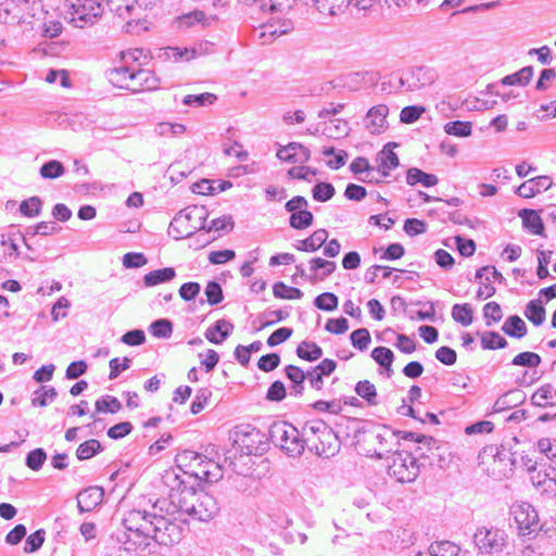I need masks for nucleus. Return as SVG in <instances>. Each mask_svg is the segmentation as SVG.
<instances>
[{
  "mask_svg": "<svg viewBox=\"0 0 556 556\" xmlns=\"http://www.w3.org/2000/svg\"><path fill=\"white\" fill-rule=\"evenodd\" d=\"M123 530L115 533L118 543L125 545V549L146 547L149 539L160 545H173L182 538V528L170 518L146 510H129L123 518Z\"/></svg>",
  "mask_w": 556,
  "mask_h": 556,
  "instance_id": "1",
  "label": "nucleus"
},
{
  "mask_svg": "<svg viewBox=\"0 0 556 556\" xmlns=\"http://www.w3.org/2000/svg\"><path fill=\"white\" fill-rule=\"evenodd\" d=\"M173 484L168 494L167 516H188L194 520L208 521L219 511L217 500L203 490L187 486L178 473L173 476Z\"/></svg>",
  "mask_w": 556,
  "mask_h": 556,
  "instance_id": "2",
  "label": "nucleus"
},
{
  "mask_svg": "<svg viewBox=\"0 0 556 556\" xmlns=\"http://www.w3.org/2000/svg\"><path fill=\"white\" fill-rule=\"evenodd\" d=\"M207 211L203 205L188 206L178 212L168 227V235L175 240L188 238L205 228Z\"/></svg>",
  "mask_w": 556,
  "mask_h": 556,
  "instance_id": "3",
  "label": "nucleus"
},
{
  "mask_svg": "<svg viewBox=\"0 0 556 556\" xmlns=\"http://www.w3.org/2000/svg\"><path fill=\"white\" fill-rule=\"evenodd\" d=\"M178 460L180 462L179 468L187 467V470L184 471L185 475H190L200 481L214 483L223 477L219 464L200 453L185 451L179 455Z\"/></svg>",
  "mask_w": 556,
  "mask_h": 556,
  "instance_id": "4",
  "label": "nucleus"
},
{
  "mask_svg": "<svg viewBox=\"0 0 556 556\" xmlns=\"http://www.w3.org/2000/svg\"><path fill=\"white\" fill-rule=\"evenodd\" d=\"M269 438L276 446L280 447L289 456H300L305 450L306 440L289 422H274L269 428Z\"/></svg>",
  "mask_w": 556,
  "mask_h": 556,
  "instance_id": "5",
  "label": "nucleus"
},
{
  "mask_svg": "<svg viewBox=\"0 0 556 556\" xmlns=\"http://www.w3.org/2000/svg\"><path fill=\"white\" fill-rule=\"evenodd\" d=\"M388 473L401 483L413 482L419 475L417 458L407 451H395L389 457Z\"/></svg>",
  "mask_w": 556,
  "mask_h": 556,
  "instance_id": "6",
  "label": "nucleus"
},
{
  "mask_svg": "<svg viewBox=\"0 0 556 556\" xmlns=\"http://www.w3.org/2000/svg\"><path fill=\"white\" fill-rule=\"evenodd\" d=\"M473 543L482 554H497L505 547L507 534L498 528L481 527L473 534Z\"/></svg>",
  "mask_w": 556,
  "mask_h": 556,
  "instance_id": "7",
  "label": "nucleus"
},
{
  "mask_svg": "<svg viewBox=\"0 0 556 556\" xmlns=\"http://www.w3.org/2000/svg\"><path fill=\"white\" fill-rule=\"evenodd\" d=\"M68 2L71 22L80 28L93 25L103 13V7L99 0H68Z\"/></svg>",
  "mask_w": 556,
  "mask_h": 556,
  "instance_id": "8",
  "label": "nucleus"
},
{
  "mask_svg": "<svg viewBox=\"0 0 556 556\" xmlns=\"http://www.w3.org/2000/svg\"><path fill=\"white\" fill-rule=\"evenodd\" d=\"M367 440L376 441L379 446L372 450V456L378 459L387 457L389 453H393V446L399 444L397 435L400 432L392 431L390 428L382 426L377 429L364 431Z\"/></svg>",
  "mask_w": 556,
  "mask_h": 556,
  "instance_id": "9",
  "label": "nucleus"
},
{
  "mask_svg": "<svg viewBox=\"0 0 556 556\" xmlns=\"http://www.w3.org/2000/svg\"><path fill=\"white\" fill-rule=\"evenodd\" d=\"M514 519L522 535L531 534L539 528V515L535 508L529 503H521L511 507Z\"/></svg>",
  "mask_w": 556,
  "mask_h": 556,
  "instance_id": "10",
  "label": "nucleus"
},
{
  "mask_svg": "<svg viewBox=\"0 0 556 556\" xmlns=\"http://www.w3.org/2000/svg\"><path fill=\"white\" fill-rule=\"evenodd\" d=\"M434 81L432 71L425 67H416L401 77V86L407 91H415L430 86Z\"/></svg>",
  "mask_w": 556,
  "mask_h": 556,
  "instance_id": "11",
  "label": "nucleus"
},
{
  "mask_svg": "<svg viewBox=\"0 0 556 556\" xmlns=\"http://www.w3.org/2000/svg\"><path fill=\"white\" fill-rule=\"evenodd\" d=\"M391 147H396V143H387L381 151L376 154L375 167L381 177H389L391 170L400 165L397 155L392 151Z\"/></svg>",
  "mask_w": 556,
  "mask_h": 556,
  "instance_id": "12",
  "label": "nucleus"
},
{
  "mask_svg": "<svg viewBox=\"0 0 556 556\" xmlns=\"http://www.w3.org/2000/svg\"><path fill=\"white\" fill-rule=\"evenodd\" d=\"M307 8L314 9L324 16L342 14L351 4V0H301Z\"/></svg>",
  "mask_w": 556,
  "mask_h": 556,
  "instance_id": "13",
  "label": "nucleus"
},
{
  "mask_svg": "<svg viewBox=\"0 0 556 556\" xmlns=\"http://www.w3.org/2000/svg\"><path fill=\"white\" fill-rule=\"evenodd\" d=\"M131 92H141L146 90H155L159 88V78L150 70L132 68L131 80H129Z\"/></svg>",
  "mask_w": 556,
  "mask_h": 556,
  "instance_id": "14",
  "label": "nucleus"
},
{
  "mask_svg": "<svg viewBox=\"0 0 556 556\" xmlns=\"http://www.w3.org/2000/svg\"><path fill=\"white\" fill-rule=\"evenodd\" d=\"M389 108L386 104L372 106L366 114L364 124L370 134H381L387 128Z\"/></svg>",
  "mask_w": 556,
  "mask_h": 556,
  "instance_id": "15",
  "label": "nucleus"
},
{
  "mask_svg": "<svg viewBox=\"0 0 556 556\" xmlns=\"http://www.w3.org/2000/svg\"><path fill=\"white\" fill-rule=\"evenodd\" d=\"M553 182L549 176L542 175L534 178L528 179L522 182L516 190V193L525 199L535 197L542 191H547L552 187Z\"/></svg>",
  "mask_w": 556,
  "mask_h": 556,
  "instance_id": "16",
  "label": "nucleus"
},
{
  "mask_svg": "<svg viewBox=\"0 0 556 556\" xmlns=\"http://www.w3.org/2000/svg\"><path fill=\"white\" fill-rule=\"evenodd\" d=\"M104 496L101 486H89L77 494V507L80 513H87L99 506Z\"/></svg>",
  "mask_w": 556,
  "mask_h": 556,
  "instance_id": "17",
  "label": "nucleus"
},
{
  "mask_svg": "<svg viewBox=\"0 0 556 556\" xmlns=\"http://www.w3.org/2000/svg\"><path fill=\"white\" fill-rule=\"evenodd\" d=\"M277 157L289 163H306L311 157V152L301 143L290 142L277 151Z\"/></svg>",
  "mask_w": 556,
  "mask_h": 556,
  "instance_id": "18",
  "label": "nucleus"
},
{
  "mask_svg": "<svg viewBox=\"0 0 556 556\" xmlns=\"http://www.w3.org/2000/svg\"><path fill=\"white\" fill-rule=\"evenodd\" d=\"M316 454L329 458L339 452L340 444L337 434L330 428L325 434L318 437V443H314Z\"/></svg>",
  "mask_w": 556,
  "mask_h": 556,
  "instance_id": "19",
  "label": "nucleus"
},
{
  "mask_svg": "<svg viewBox=\"0 0 556 556\" xmlns=\"http://www.w3.org/2000/svg\"><path fill=\"white\" fill-rule=\"evenodd\" d=\"M526 401V393L520 389H513L502 394L493 405L494 413H501L518 405Z\"/></svg>",
  "mask_w": 556,
  "mask_h": 556,
  "instance_id": "20",
  "label": "nucleus"
},
{
  "mask_svg": "<svg viewBox=\"0 0 556 556\" xmlns=\"http://www.w3.org/2000/svg\"><path fill=\"white\" fill-rule=\"evenodd\" d=\"M328 236L326 229H317L308 238L296 241L294 248L302 252H315L326 243Z\"/></svg>",
  "mask_w": 556,
  "mask_h": 556,
  "instance_id": "21",
  "label": "nucleus"
},
{
  "mask_svg": "<svg viewBox=\"0 0 556 556\" xmlns=\"http://www.w3.org/2000/svg\"><path fill=\"white\" fill-rule=\"evenodd\" d=\"M294 28V24L291 18L277 16L273 17L268 23L263 26L262 35H269L271 37H279L288 34Z\"/></svg>",
  "mask_w": 556,
  "mask_h": 556,
  "instance_id": "22",
  "label": "nucleus"
},
{
  "mask_svg": "<svg viewBox=\"0 0 556 556\" xmlns=\"http://www.w3.org/2000/svg\"><path fill=\"white\" fill-rule=\"evenodd\" d=\"M132 68L121 65L108 72V78L117 88L129 90Z\"/></svg>",
  "mask_w": 556,
  "mask_h": 556,
  "instance_id": "23",
  "label": "nucleus"
},
{
  "mask_svg": "<svg viewBox=\"0 0 556 556\" xmlns=\"http://www.w3.org/2000/svg\"><path fill=\"white\" fill-rule=\"evenodd\" d=\"M406 182L409 186L421 184L424 187H433L439 182L434 174L426 173L417 167H410L406 172Z\"/></svg>",
  "mask_w": 556,
  "mask_h": 556,
  "instance_id": "24",
  "label": "nucleus"
},
{
  "mask_svg": "<svg viewBox=\"0 0 556 556\" xmlns=\"http://www.w3.org/2000/svg\"><path fill=\"white\" fill-rule=\"evenodd\" d=\"M531 402L540 407L556 405V389L551 383L543 384L533 393Z\"/></svg>",
  "mask_w": 556,
  "mask_h": 556,
  "instance_id": "25",
  "label": "nucleus"
},
{
  "mask_svg": "<svg viewBox=\"0 0 556 556\" xmlns=\"http://www.w3.org/2000/svg\"><path fill=\"white\" fill-rule=\"evenodd\" d=\"M176 277V271L173 267H164L149 271L143 276V285L147 288L157 286L160 283L168 282Z\"/></svg>",
  "mask_w": 556,
  "mask_h": 556,
  "instance_id": "26",
  "label": "nucleus"
},
{
  "mask_svg": "<svg viewBox=\"0 0 556 556\" xmlns=\"http://www.w3.org/2000/svg\"><path fill=\"white\" fill-rule=\"evenodd\" d=\"M502 331L516 339H521L527 336V325L518 315L509 316L502 326Z\"/></svg>",
  "mask_w": 556,
  "mask_h": 556,
  "instance_id": "27",
  "label": "nucleus"
},
{
  "mask_svg": "<svg viewBox=\"0 0 556 556\" xmlns=\"http://www.w3.org/2000/svg\"><path fill=\"white\" fill-rule=\"evenodd\" d=\"M430 556H466V553L451 541H435L429 546Z\"/></svg>",
  "mask_w": 556,
  "mask_h": 556,
  "instance_id": "28",
  "label": "nucleus"
},
{
  "mask_svg": "<svg viewBox=\"0 0 556 556\" xmlns=\"http://www.w3.org/2000/svg\"><path fill=\"white\" fill-rule=\"evenodd\" d=\"M60 230H61V227L54 222H40L36 226L28 227L26 229V233H25V236H23L24 244L26 245L28 251L34 253L33 248L27 242V238H26L27 236H31V237H35L37 235L49 236V235L56 233Z\"/></svg>",
  "mask_w": 556,
  "mask_h": 556,
  "instance_id": "29",
  "label": "nucleus"
},
{
  "mask_svg": "<svg viewBox=\"0 0 556 556\" xmlns=\"http://www.w3.org/2000/svg\"><path fill=\"white\" fill-rule=\"evenodd\" d=\"M311 270L316 273L311 277V281L315 279L324 280L326 277L334 273L337 265L332 261H327L321 257H314L309 261Z\"/></svg>",
  "mask_w": 556,
  "mask_h": 556,
  "instance_id": "30",
  "label": "nucleus"
},
{
  "mask_svg": "<svg viewBox=\"0 0 556 556\" xmlns=\"http://www.w3.org/2000/svg\"><path fill=\"white\" fill-rule=\"evenodd\" d=\"M519 216L522 218L523 226L531 230L533 235L543 236L544 225L536 211L523 208L519 212Z\"/></svg>",
  "mask_w": 556,
  "mask_h": 556,
  "instance_id": "31",
  "label": "nucleus"
},
{
  "mask_svg": "<svg viewBox=\"0 0 556 556\" xmlns=\"http://www.w3.org/2000/svg\"><path fill=\"white\" fill-rule=\"evenodd\" d=\"M539 451L544 454L548 460L545 464V471H553L556 467V439L542 438L538 441Z\"/></svg>",
  "mask_w": 556,
  "mask_h": 556,
  "instance_id": "32",
  "label": "nucleus"
},
{
  "mask_svg": "<svg viewBox=\"0 0 556 556\" xmlns=\"http://www.w3.org/2000/svg\"><path fill=\"white\" fill-rule=\"evenodd\" d=\"M526 318L534 326H541L545 321L546 311L540 300H531L525 307Z\"/></svg>",
  "mask_w": 556,
  "mask_h": 556,
  "instance_id": "33",
  "label": "nucleus"
},
{
  "mask_svg": "<svg viewBox=\"0 0 556 556\" xmlns=\"http://www.w3.org/2000/svg\"><path fill=\"white\" fill-rule=\"evenodd\" d=\"M296 355L307 362H314L323 356V349L315 342L302 341L296 348Z\"/></svg>",
  "mask_w": 556,
  "mask_h": 556,
  "instance_id": "34",
  "label": "nucleus"
},
{
  "mask_svg": "<svg viewBox=\"0 0 556 556\" xmlns=\"http://www.w3.org/2000/svg\"><path fill=\"white\" fill-rule=\"evenodd\" d=\"M58 392L55 388L50 386H41L36 391H34L31 396L33 406L45 407L49 403L53 402L56 397Z\"/></svg>",
  "mask_w": 556,
  "mask_h": 556,
  "instance_id": "35",
  "label": "nucleus"
},
{
  "mask_svg": "<svg viewBox=\"0 0 556 556\" xmlns=\"http://www.w3.org/2000/svg\"><path fill=\"white\" fill-rule=\"evenodd\" d=\"M314 223V215L311 211L301 210L298 213L290 215L289 226L295 230H303L311 227Z\"/></svg>",
  "mask_w": 556,
  "mask_h": 556,
  "instance_id": "36",
  "label": "nucleus"
},
{
  "mask_svg": "<svg viewBox=\"0 0 556 556\" xmlns=\"http://www.w3.org/2000/svg\"><path fill=\"white\" fill-rule=\"evenodd\" d=\"M533 76V67L532 66H526L522 67L520 71L507 75L502 79V84L505 86H513V85H521L525 86L529 84Z\"/></svg>",
  "mask_w": 556,
  "mask_h": 556,
  "instance_id": "37",
  "label": "nucleus"
},
{
  "mask_svg": "<svg viewBox=\"0 0 556 556\" xmlns=\"http://www.w3.org/2000/svg\"><path fill=\"white\" fill-rule=\"evenodd\" d=\"M102 451L101 443L96 439H89L78 445L76 456L79 460H86Z\"/></svg>",
  "mask_w": 556,
  "mask_h": 556,
  "instance_id": "38",
  "label": "nucleus"
},
{
  "mask_svg": "<svg viewBox=\"0 0 556 556\" xmlns=\"http://www.w3.org/2000/svg\"><path fill=\"white\" fill-rule=\"evenodd\" d=\"M472 307L470 304H455L452 307V317L456 323H459L460 325L467 327L472 324Z\"/></svg>",
  "mask_w": 556,
  "mask_h": 556,
  "instance_id": "39",
  "label": "nucleus"
},
{
  "mask_svg": "<svg viewBox=\"0 0 556 556\" xmlns=\"http://www.w3.org/2000/svg\"><path fill=\"white\" fill-rule=\"evenodd\" d=\"M507 345V340L495 331H486L481 336L483 350L505 349Z\"/></svg>",
  "mask_w": 556,
  "mask_h": 556,
  "instance_id": "40",
  "label": "nucleus"
},
{
  "mask_svg": "<svg viewBox=\"0 0 556 556\" xmlns=\"http://www.w3.org/2000/svg\"><path fill=\"white\" fill-rule=\"evenodd\" d=\"M97 413H111L115 414L122 409L119 400L112 395H103L94 403Z\"/></svg>",
  "mask_w": 556,
  "mask_h": 556,
  "instance_id": "41",
  "label": "nucleus"
},
{
  "mask_svg": "<svg viewBox=\"0 0 556 556\" xmlns=\"http://www.w3.org/2000/svg\"><path fill=\"white\" fill-rule=\"evenodd\" d=\"M355 392L358 396L364 399L369 405L377 404V390L374 383L369 380L358 381L355 386Z\"/></svg>",
  "mask_w": 556,
  "mask_h": 556,
  "instance_id": "42",
  "label": "nucleus"
},
{
  "mask_svg": "<svg viewBox=\"0 0 556 556\" xmlns=\"http://www.w3.org/2000/svg\"><path fill=\"white\" fill-rule=\"evenodd\" d=\"M444 131L447 135L455 137H469L472 131V124L470 122L454 121L444 125Z\"/></svg>",
  "mask_w": 556,
  "mask_h": 556,
  "instance_id": "43",
  "label": "nucleus"
},
{
  "mask_svg": "<svg viewBox=\"0 0 556 556\" xmlns=\"http://www.w3.org/2000/svg\"><path fill=\"white\" fill-rule=\"evenodd\" d=\"M273 293L278 299L298 300L303 296V292L295 287H289L286 283L279 281L273 287Z\"/></svg>",
  "mask_w": 556,
  "mask_h": 556,
  "instance_id": "44",
  "label": "nucleus"
},
{
  "mask_svg": "<svg viewBox=\"0 0 556 556\" xmlns=\"http://www.w3.org/2000/svg\"><path fill=\"white\" fill-rule=\"evenodd\" d=\"M330 427L323 420H312L307 421L302 429V434L305 435L304 440L311 441L312 437H318L325 434L327 430H329Z\"/></svg>",
  "mask_w": 556,
  "mask_h": 556,
  "instance_id": "45",
  "label": "nucleus"
},
{
  "mask_svg": "<svg viewBox=\"0 0 556 556\" xmlns=\"http://www.w3.org/2000/svg\"><path fill=\"white\" fill-rule=\"evenodd\" d=\"M541 362L542 358L539 354L534 352H521L511 359V365L528 368H536L541 364Z\"/></svg>",
  "mask_w": 556,
  "mask_h": 556,
  "instance_id": "46",
  "label": "nucleus"
},
{
  "mask_svg": "<svg viewBox=\"0 0 556 556\" xmlns=\"http://www.w3.org/2000/svg\"><path fill=\"white\" fill-rule=\"evenodd\" d=\"M40 176L45 179H55L65 173V168L60 161L51 160L40 167Z\"/></svg>",
  "mask_w": 556,
  "mask_h": 556,
  "instance_id": "47",
  "label": "nucleus"
},
{
  "mask_svg": "<svg viewBox=\"0 0 556 556\" xmlns=\"http://www.w3.org/2000/svg\"><path fill=\"white\" fill-rule=\"evenodd\" d=\"M47 460V453L43 448L37 447L30 451L25 458V465L34 470L38 471L42 468L45 462Z\"/></svg>",
  "mask_w": 556,
  "mask_h": 556,
  "instance_id": "48",
  "label": "nucleus"
},
{
  "mask_svg": "<svg viewBox=\"0 0 556 556\" xmlns=\"http://www.w3.org/2000/svg\"><path fill=\"white\" fill-rule=\"evenodd\" d=\"M339 299L332 292H324L315 298L314 305L321 311L331 312L338 307Z\"/></svg>",
  "mask_w": 556,
  "mask_h": 556,
  "instance_id": "49",
  "label": "nucleus"
},
{
  "mask_svg": "<svg viewBox=\"0 0 556 556\" xmlns=\"http://www.w3.org/2000/svg\"><path fill=\"white\" fill-rule=\"evenodd\" d=\"M371 357L377 364H379L381 367H384L388 370H390L391 365L394 361L393 352L384 346L375 348L371 351Z\"/></svg>",
  "mask_w": 556,
  "mask_h": 556,
  "instance_id": "50",
  "label": "nucleus"
},
{
  "mask_svg": "<svg viewBox=\"0 0 556 556\" xmlns=\"http://www.w3.org/2000/svg\"><path fill=\"white\" fill-rule=\"evenodd\" d=\"M42 201L39 197H31L22 201L20 204V212L26 217H36L40 214Z\"/></svg>",
  "mask_w": 556,
  "mask_h": 556,
  "instance_id": "51",
  "label": "nucleus"
},
{
  "mask_svg": "<svg viewBox=\"0 0 556 556\" xmlns=\"http://www.w3.org/2000/svg\"><path fill=\"white\" fill-rule=\"evenodd\" d=\"M149 330L153 337L167 339L173 333V324L165 318L157 319L150 325Z\"/></svg>",
  "mask_w": 556,
  "mask_h": 556,
  "instance_id": "52",
  "label": "nucleus"
},
{
  "mask_svg": "<svg viewBox=\"0 0 556 556\" xmlns=\"http://www.w3.org/2000/svg\"><path fill=\"white\" fill-rule=\"evenodd\" d=\"M314 200L318 202L329 201L336 193L334 187L330 182H317L312 189Z\"/></svg>",
  "mask_w": 556,
  "mask_h": 556,
  "instance_id": "53",
  "label": "nucleus"
},
{
  "mask_svg": "<svg viewBox=\"0 0 556 556\" xmlns=\"http://www.w3.org/2000/svg\"><path fill=\"white\" fill-rule=\"evenodd\" d=\"M350 339L352 345L359 351L367 350L371 341L370 333L366 328L354 330L351 333Z\"/></svg>",
  "mask_w": 556,
  "mask_h": 556,
  "instance_id": "54",
  "label": "nucleus"
},
{
  "mask_svg": "<svg viewBox=\"0 0 556 556\" xmlns=\"http://www.w3.org/2000/svg\"><path fill=\"white\" fill-rule=\"evenodd\" d=\"M204 292L206 295V301L210 305H217L224 299L223 289L220 285L216 281H210L205 287Z\"/></svg>",
  "mask_w": 556,
  "mask_h": 556,
  "instance_id": "55",
  "label": "nucleus"
},
{
  "mask_svg": "<svg viewBox=\"0 0 556 556\" xmlns=\"http://www.w3.org/2000/svg\"><path fill=\"white\" fill-rule=\"evenodd\" d=\"M216 96L210 92L200 94H188L184 98L182 103L185 105L203 106L206 103L212 104L216 100Z\"/></svg>",
  "mask_w": 556,
  "mask_h": 556,
  "instance_id": "56",
  "label": "nucleus"
},
{
  "mask_svg": "<svg viewBox=\"0 0 556 556\" xmlns=\"http://www.w3.org/2000/svg\"><path fill=\"white\" fill-rule=\"evenodd\" d=\"M45 534H46V532L43 529H39V530L35 531L34 533H31L26 539L24 551L26 553H34V552L38 551L45 542Z\"/></svg>",
  "mask_w": 556,
  "mask_h": 556,
  "instance_id": "57",
  "label": "nucleus"
},
{
  "mask_svg": "<svg viewBox=\"0 0 556 556\" xmlns=\"http://www.w3.org/2000/svg\"><path fill=\"white\" fill-rule=\"evenodd\" d=\"M233 228L232 217L229 215H225L218 218H215L210 222L208 225L205 224V228L203 230L210 231H220V230H231Z\"/></svg>",
  "mask_w": 556,
  "mask_h": 556,
  "instance_id": "58",
  "label": "nucleus"
},
{
  "mask_svg": "<svg viewBox=\"0 0 556 556\" xmlns=\"http://www.w3.org/2000/svg\"><path fill=\"white\" fill-rule=\"evenodd\" d=\"M211 395H212V392L208 389H206V388L200 389L197 392V395L191 403V407H190L191 413L193 415L201 413L204 409V407L206 406L207 401L211 397Z\"/></svg>",
  "mask_w": 556,
  "mask_h": 556,
  "instance_id": "59",
  "label": "nucleus"
},
{
  "mask_svg": "<svg viewBox=\"0 0 556 556\" xmlns=\"http://www.w3.org/2000/svg\"><path fill=\"white\" fill-rule=\"evenodd\" d=\"M425 112L424 106L408 105L402 109L400 119L402 123L412 124L416 122Z\"/></svg>",
  "mask_w": 556,
  "mask_h": 556,
  "instance_id": "60",
  "label": "nucleus"
},
{
  "mask_svg": "<svg viewBox=\"0 0 556 556\" xmlns=\"http://www.w3.org/2000/svg\"><path fill=\"white\" fill-rule=\"evenodd\" d=\"M483 316L486 319V326H491V321L497 323L502 319V309L498 303L489 302L483 307Z\"/></svg>",
  "mask_w": 556,
  "mask_h": 556,
  "instance_id": "61",
  "label": "nucleus"
},
{
  "mask_svg": "<svg viewBox=\"0 0 556 556\" xmlns=\"http://www.w3.org/2000/svg\"><path fill=\"white\" fill-rule=\"evenodd\" d=\"M279 364L280 356L276 353H269L261 356V358L257 362V367L265 372H269L276 369L279 366Z\"/></svg>",
  "mask_w": 556,
  "mask_h": 556,
  "instance_id": "62",
  "label": "nucleus"
},
{
  "mask_svg": "<svg viewBox=\"0 0 556 556\" xmlns=\"http://www.w3.org/2000/svg\"><path fill=\"white\" fill-rule=\"evenodd\" d=\"M132 425L129 421H123L109 428L108 437L113 440L123 439L128 435L132 430Z\"/></svg>",
  "mask_w": 556,
  "mask_h": 556,
  "instance_id": "63",
  "label": "nucleus"
},
{
  "mask_svg": "<svg viewBox=\"0 0 556 556\" xmlns=\"http://www.w3.org/2000/svg\"><path fill=\"white\" fill-rule=\"evenodd\" d=\"M286 394L285 384L281 381L276 380L269 386L266 399L273 402H280L286 397Z\"/></svg>",
  "mask_w": 556,
  "mask_h": 556,
  "instance_id": "64",
  "label": "nucleus"
}]
</instances>
